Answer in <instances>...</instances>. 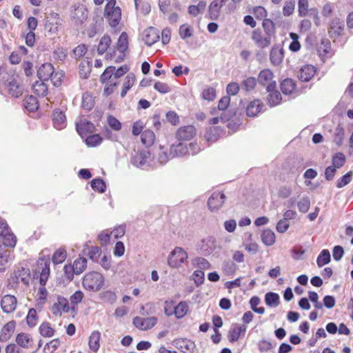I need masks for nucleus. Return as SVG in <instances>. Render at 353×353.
I'll return each instance as SVG.
<instances>
[{"label":"nucleus","mask_w":353,"mask_h":353,"mask_svg":"<svg viewBox=\"0 0 353 353\" xmlns=\"http://www.w3.org/2000/svg\"><path fill=\"white\" fill-rule=\"evenodd\" d=\"M196 134V129L193 125H185L179 128L176 132V138L178 141H189Z\"/></svg>","instance_id":"2eb2a0df"},{"label":"nucleus","mask_w":353,"mask_h":353,"mask_svg":"<svg viewBox=\"0 0 353 353\" xmlns=\"http://www.w3.org/2000/svg\"><path fill=\"white\" fill-rule=\"evenodd\" d=\"M316 72V68L310 64H305L302 66L297 74L298 79L302 82H308Z\"/></svg>","instance_id":"4468645a"},{"label":"nucleus","mask_w":353,"mask_h":353,"mask_svg":"<svg viewBox=\"0 0 353 353\" xmlns=\"http://www.w3.org/2000/svg\"><path fill=\"white\" fill-rule=\"evenodd\" d=\"M189 154V148L186 143H184L180 141L176 144H172L170 148V154L172 158L174 157H181Z\"/></svg>","instance_id":"aec40b11"},{"label":"nucleus","mask_w":353,"mask_h":353,"mask_svg":"<svg viewBox=\"0 0 353 353\" xmlns=\"http://www.w3.org/2000/svg\"><path fill=\"white\" fill-rule=\"evenodd\" d=\"M189 310V306L185 301L179 302L174 309L173 312L176 319H181L185 316Z\"/></svg>","instance_id":"58836bf2"},{"label":"nucleus","mask_w":353,"mask_h":353,"mask_svg":"<svg viewBox=\"0 0 353 353\" xmlns=\"http://www.w3.org/2000/svg\"><path fill=\"white\" fill-rule=\"evenodd\" d=\"M297 207L300 212H307L310 207V200L309 196H303L302 199L299 201H298Z\"/></svg>","instance_id":"e2e57ef3"},{"label":"nucleus","mask_w":353,"mask_h":353,"mask_svg":"<svg viewBox=\"0 0 353 353\" xmlns=\"http://www.w3.org/2000/svg\"><path fill=\"white\" fill-rule=\"evenodd\" d=\"M0 239L2 243H17V238L5 219L0 220Z\"/></svg>","instance_id":"423d86ee"},{"label":"nucleus","mask_w":353,"mask_h":353,"mask_svg":"<svg viewBox=\"0 0 353 353\" xmlns=\"http://www.w3.org/2000/svg\"><path fill=\"white\" fill-rule=\"evenodd\" d=\"M150 155V152L146 150H139L132 158V163L137 168H140L146 163V160Z\"/></svg>","instance_id":"cd10ccee"},{"label":"nucleus","mask_w":353,"mask_h":353,"mask_svg":"<svg viewBox=\"0 0 353 353\" xmlns=\"http://www.w3.org/2000/svg\"><path fill=\"white\" fill-rule=\"evenodd\" d=\"M15 328V322L14 321H11L7 323L1 329L0 333V341L6 342L8 341L12 334H13Z\"/></svg>","instance_id":"7c9ffc66"},{"label":"nucleus","mask_w":353,"mask_h":353,"mask_svg":"<svg viewBox=\"0 0 353 353\" xmlns=\"http://www.w3.org/2000/svg\"><path fill=\"white\" fill-rule=\"evenodd\" d=\"M262 27L266 35L272 37L276 33V26L274 22L270 19L265 18L262 22Z\"/></svg>","instance_id":"49530a36"},{"label":"nucleus","mask_w":353,"mask_h":353,"mask_svg":"<svg viewBox=\"0 0 353 353\" xmlns=\"http://www.w3.org/2000/svg\"><path fill=\"white\" fill-rule=\"evenodd\" d=\"M223 112L220 115V119L223 123H225L227 121H230L233 117H234L236 114V108H228L225 110H223Z\"/></svg>","instance_id":"680f3d73"},{"label":"nucleus","mask_w":353,"mask_h":353,"mask_svg":"<svg viewBox=\"0 0 353 353\" xmlns=\"http://www.w3.org/2000/svg\"><path fill=\"white\" fill-rule=\"evenodd\" d=\"M128 35L126 32H123L119 37L116 44V48L120 52H125V51L128 49Z\"/></svg>","instance_id":"c9c22d12"},{"label":"nucleus","mask_w":353,"mask_h":353,"mask_svg":"<svg viewBox=\"0 0 353 353\" xmlns=\"http://www.w3.org/2000/svg\"><path fill=\"white\" fill-rule=\"evenodd\" d=\"M261 237L262 243H275V233L273 232V230L269 228L263 231Z\"/></svg>","instance_id":"052dcab7"},{"label":"nucleus","mask_w":353,"mask_h":353,"mask_svg":"<svg viewBox=\"0 0 353 353\" xmlns=\"http://www.w3.org/2000/svg\"><path fill=\"white\" fill-rule=\"evenodd\" d=\"M274 77L271 70L266 68L260 71L258 76V82L260 85H265L266 83L270 81Z\"/></svg>","instance_id":"8fccbe9b"},{"label":"nucleus","mask_w":353,"mask_h":353,"mask_svg":"<svg viewBox=\"0 0 353 353\" xmlns=\"http://www.w3.org/2000/svg\"><path fill=\"white\" fill-rule=\"evenodd\" d=\"M4 85L8 88V94L14 98L20 97L23 93V85L17 82V79L12 78V79H7L4 82Z\"/></svg>","instance_id":"6e6552de"},{"label":"nucleus","mask_w":353,"mask_h":353,"mask_svg":"<svg viewBox=\"0 0 353 353\" xmlns=\"http://www.w3.org/2000/svg\"><path fill=\"white\" fill-rule=\"evenodd\" d=\"M103 140V138L99 134H92L88 136L85 143L88 147L94 148L99 145Z\"/></svg>","instance_id":"de8ad7c7"},{"label":"nucleus","mask_w":353,"mask_h":353,"mask_svg":"<svg viewBox=\"0 0 353 353\" xmlns=\"http://www.w3.org/2000/svg\"><path fill=\"white\" fill-rule=\"evenodd\" d=\"M346 162V157L341 152L335 153L332 158V165L337 169L343 167Z\"/></svg>","instance_id":"3c124183"},{"label":"nucleus","mask_w":353,"mask_h":353,"mask_svg":"<svg viewBox=\"0 0 353 353\" xmlns=\"http://www.w3.org/2000/svg\"><path fill=\"white\" fill-rule=\"evenodd\" d=\"M330 30L328 31L331 39H336L341 37L344 30V21L339 18H334L331 21Z\"/></svg>","instance_id":"dca6fc26"},{"label":"nucleus","mask_w":353,"mask_h":353,"mask_svg":"<svg viewBox=\"0 0 353 353\" xmlns=\"http://www.w3.org/2000/svg\"><path fill=\"white\" fill-rule=\"evenodd\" d=\"M16 342L19 346L23 348H28L32 342V338L28 334L20 333L16 336Z\"/></svg>","instance_id":"09e8293b"},{"label":"nucleus","mask_w":353,"mask_h":353,"mask_svg":"<svg viewBox=\"0 0 353 353\" xmlns=\"http://www.w3.org/2000/svg\"><path fill=\"white\" fill-rule=\"evenodd\" d=\"M82 284L85 290L97 292L104 284V277L98 272H90L84 276Z\"/></svg>","instance_id":"f257e3e1"},{"label":"nucleus","mask_w":353,"mask_h":353,"mask_svg":"<svg viewBox=\"0 0 353 353\" xmlns=\"http://www.w3.org/2000/svg\"><path fill=\"white\" fill-rule=\"evenodd\" d=\"M179 34L182 40H186L194 34V28L188 23H183L179 28Z\"/></svg>","instance_id":"ea45409f"},{"label":"nucleus","mask_w":353,"mask_h":353,"mask_svg":"<svg viewBox=\"0 0 353 353\" xmlns=\"http://www.w3.org/2000/svg\"><path fill=\"white\" fill-rule=\"evenodd\" d=\"M104 17L108 21L110 27L116 28L121 19V10L118 11L113 10H104Z\"/></svg>","instance_id":"412c9836"},{"label":"nucleus","mask_w":353,"mask_h":353,"mask_svg":"<svg viewBox=\"0 0 353 353\" xmlns=\"http://www.w3.org/2000/svg\"><path fill=\"white\" fill-rule=\"evenodd\" d=\"M158 319L155 316L143 318L136 316L133 319V325L141 330H148L156 325Z\"/></svg>","instance_id":"0eeeda50"},{"label":"nucleus","mask_w":353,"mask_h":353,"mask_svg":"<svg viewBox=\"0 0 353 353\" xmlns=\"http://www.w3.org/2000/svg\"><path fill=\"white\" fill-rule=\"evenodd\" d=\"M72 265L75 270V274H80L83 271H85V270L87 268V260L84 257H80V258L76 259L74 261L73 265Z\"/></svg>","instance_id":"6e6d98bb"},{"label":"nucleus","mask_w":353,"mask_h":353,"mask_svg":"<svg viewBox=\"0 0 353 353\" xmlns=\"http://www.w3.org/2000/svg\"><path fill=\"white\" fill-rule=\"evenodd\" d=\"M251 39L255 45L261 49L268 47L271 43V37L266 34L265 37H263L262 31L260 28L254 29L252 31Z\"/></svg>","instance_id":"1a4fd4ad"},{"label":"nucleus","mask_w":353,"mask_h":353,"mask_svg":"<svg viewBox=\"0 0 353 353\" xmlns=\"http://www.w3.org/2000/svg\"><path fill=\"white\" fill-rule=\"evenodd\" d=\"M166 121L172 125H178L180 123L179 117L175 111L170 110L165 114Z\"/></svg>","instance_id":"338daca9"},{"label":"nucleus","mask_w":353,"mask_h":353,"mask_svg":"<svg viewBox=\"0 0 353 353\" xmlns=\"http://www.w3.org/2000/svg\"><path fill=\"white\" fill-rule=\"evenodd\" d=\"M116 67L114 65L108 66L101 74L99 80L102 84L107 83L108 81L114 75Z\"/></svg>","instance_id":"4d7b16f0"},{"label":"nucleus","mask_w":353,"mask_h":353,"mask_svg":"<svg viewBox=\"0 0 353 353\" xmlns=\"http://www.w3.org/2000/svg\"><path fill=\"white\" fill-rule=\"evenodd\" d=\"M23 106L24 109L30 112H34L39 108V101L36 97L33 95H28L23 99Z\"/></svg>","instance_id":"c85d7f7f"},{"label":"nucleus","mask_w":353,"mask_h":353,"mask_svg":"<svg viewBox=\"0 0 353 353\" xmlns=\"http://www.w3.org/2000/svg\"><path fill=\"white\" fill-rule=\"evenodd\" d=\"M111 42L112 40L110 35L107 34H104L99 41V44L97 48L98 54L99 55L103 54L110 47Z\"/></svg>","instance_id":"a18cd8bd"},{"label":"nucleus","mask_w":353,"mask_h":353,"mask_svg":"<svg viewBox=\"0 0 353 353\" xmlns=\"http://www.w3.org/2000/svg\"><path fill=\"white\" fill-rule=\"evenodd\" d=\"M92 189L99 193H104L107 189L106 182L101 177H96L90 182Z\"/></svg>","instance_id":"72a5a7b5"},{"label":"nucleus","mask_w":353,"mask_h":353,"mask_svg":"<svg viewBox=\"0 0 353 353\" xmlns=\"http://www.w3.org/2000/svg\"><path fill=\"white\" fill-rule=\"evenodd\" d=\"M94 99L92 95L88 92H85L82 95L81 107L88 110L90 111L94 106Z\"/></svg>","instance_id":"c03bdc74"},{"label":"nucleus","mask_w":353,"mask_h":353,"mask_svg":"<svg viewBox=\"0 0 353 353\" xmlns=\"http://www.w3.org/2000/svg\"><path fill=\"white\" fill-rule=\"evenodd\" d=\"M53 126L57 130H62L66 127V116L63 110L56 108L52 114Z\"/></svg>","instance_id":"ddd939ff"},{"label":"nucleus","mask_w":353,"mask_h":353,"mask_svg":"<svg viewBox=\"0 0 353 353\" xmlns=\"http://www.w3.org/2000/svg\"><path fill=\"white\" fill-rule=\"evenodd\" d=\"M50 261L49 259H40L39 265L41 267V272L39 276V283L45 286L50 274Z\"/></svg>","instance_id":"4be33fe9"},{"label":"nucleus","mask_w":353,"mask_h":353,"mask_svg":"<svg viewBox=\"0 0 353 353\" xmlns=\"http://www.w3.org/2000/svg\"><path fill=\"white\" fill-rule=\"evenodd\" d=\"M284 58V50L280 48L278 44L272 46L270 52V60L271 63L274 66L279 65Z\"/></svg>","instance_id":"6ab92c4d"},{"label":"nucleus","mask_w":353,"mask_h":353,"mask_svg":"<svg viewBox=\"0 0 353 353\" xmlns=\"http://www.w3.org/2000/svg\"><path fill=\"white\" fill-rule=\"evenodd\" d=\"M224 132L223 129L220 126L210 127L205 133V139L208 142L214 143L216 141L221 134Z\"/></svg>","instance_id":"a878e982"},{"label":"nucleus","mask_w":353,"mask_h":353,"mask_svg":"<svg viewBox=\"0 0 353 353\" xmlns=\"http://www.w3.org/2000/svg\"><path fill=\"white\" fill-rule=\"evenodd\" d=\"M135 80H136V77L133 72H130V73L128 74V75L125 77L124 83L123 84L122 90L121 92V97L122 98L125 97L128 92L133 86V85L135 82Z\"/></svg>","instance_id":"473e14b6"},{"label":"nucleus","mask_w":353,"mask_h":353,"mask_svg":"<svg viewBox=\"0 0 353 353\" xmlns=\"http://www.w3.org/2000/svg\"><path fill=\"white\" fill-rule=\"evenodd\" d=\"M67 257L66 250L63 248L57 249L52 256V261L54 265L62 263Z\"/></svg>","instance_id":"37998d69"},{"label":"nucleus","mask_w":353,"mask_h":353,"mask_svg":"<svg viewBox=\"0 0 353 353\" xmlns=\"http://www.w3.org/2000/svg\"><path fill=\"white\" fill-rule=\"evenodd\" d=\"M54 73V65L51 63H44L37 70V75L40 81H48Z\"/></svg>","instance_id":"f3484780"},{"label":"nucleus","mask_w":353,"mask_h":353,"mask_svg":"<svg viewBox=\"0 0 353 353\" xmlns=\"http://www.w3.org/2000/svg\"><path fill=\"white\" fill-rule=\"evenodd\" d=\"M221 8L222 6L218 4L217 1H212L208 6V10L205 15V18L212 21L218 20L220 17Z\"/></svg>","instance_id":"393cba45"},{"label":"nucleus","mask_w":353,"mask_h":353,"mask_svg":"<svg viewBox=\"0 0 353 353\" xmlns=\"http://www.w3.org/2000/svg\"><path fill=\"white\" fill-rule=\"evenodd\" d=\"M188 259V254L180 247L172 250L168 257V265L172 268L180 266Z\"/></svg>","instance_id":"20e7f679"},{"label":"nucleus","mask_w":353,"mask_h":353,"mask_svg":"<svg viewBox=\"0 0 353 353\" xmlns=\"http://www.w3.org/2000/svg\"><path fill=\"white\" fill-rule=\"evenodd\" d=\"M83 251L84 255L88 256L93 262L99 261V258L102 255V251L98 246L85 244Z\"/></svg>","instance_id":"5701e85b"},{"label":"nucleus","mask_w":353,"mask_h":353,"mask_svg":"<svg viewBox=\"0 0 353 353\" xmlns=\"http://www.w3.org/2000/svg\"><path fill=\"white\" fill-rule=\"evenodd\" d=\"M246 326L243 325H236L233 327L232 330H230L229 334H228V339L229 341L232 343L236 342L238 341V339L241 336H243L246 332Z\"/></svg>","instance_id":"c756f323"},{"label":"nucleus","mask_w":353,"mask_h":353,"mask_svg":"<svg viewBox=\"0 0 353 353\" xmlns=\"http://www.w3.org/2000/svg\"><path fill=\"white\" fill-rule=\"evenodd\" d=\"M96 263H99L104 270H108L112 266V259L110 256L103 254L99 258V261Z\"/></svg>","instance_id":"774afa93"},{"label":"nucleus","mask_w":353,"mask_h":353,"mask_svg":"<svg viewBox=\"0 0 353 353\" xmlns=\"http://www.w3.org/2000/svg\"><path fill=\"white\" fill-rule=\"evenodd\" d=\"M330 261V254L328 250H323L316 259L317 265L321 268Z\"/></svg>","instance_id":"bf43d9fd"},{"label":"nucleus","mask_w":353,"mask_h":353,"mask_svg":"<svg viewBox=\"0 0 353 353\" xmlns=\"http://www.w3.org/2000/svg\"><path fill=\"white\" fill-rule=\"evenodd\" d=\"M39 333L43 337H51L54 334V329L48 322H43L39 326Z\"/></svg>","instance_id":"13d9d810"},{"label":"nucleus","mask_w":353,"mask_h":353,"mask_svg":"<svg viewBox=\"0 0 353 353\" xmlns=\"http://www.w3.org/2000/svg\"><path fill=\"white\" fill-rule=\"evenodd\" d=\"M154 139V133L151 130H145L141 134V141L146 148L153 145Z\"/></svg>","instance_id":"e433bc0d"},{"label":"nucleus","mask_w":353,"mask_h":353,"mask_svg":"<svg viewBox=\"0 0 353 353\" xmlns=\"http://www.w3.org/2000/svg\"><path fill=\"white\" fill-rule=\"evenodd\" d=\"M30 279V272L28 268H21L14 271L8 279V286L10 288H16L19 283L28 285Z\"/></svg>","instance_id":"f03ea898"},{"label":"nucleus","mask_w":353,"mask_h":353,"mask_svg":"<svg viewBox=\"0 0 353 353\" xmlns=\"http://www.w3.org/2000/svg\"><path fill=\"white\" fill-rule=\"evenodd\" d=\"M44 26L51 34H57L62 24V19L59 13L50 12L44 19Z\"/></svg>","instance_id":"7ed1b4c3"},{"label":"nucleus","mask_w":353,"mask_h":353,"mask_svg":"<svg viewBox=\"0 0 353 353\" xmlns=\"http://www.w3.org/2000/svg\"><path fill=\"white\" fill-rule=\"evenodd\" d=\"M265 302L267 305L275 307L279 304V296L274 292H268L265 296Z\"/></svg>","instance_id":"5fc2aeb1"},{"label":"nucleus","mask_w":353,"mask_h":353,"mask_svg":"<svg viewBox=\"0 0 353 353\" xmlns=\"http://www.w3.org/2000/svg\"><path fill=\"white\" fill-rule=\"evenodd\" d=\"M353 179V172L352 170L348 171L342 176L339 178L336 182V187L338 188H342L348 185Z\"/></svg>","instance_id":"603ef678"},{"label":"nucleus","mask_w":353,"mask_h":353,"mask_svg":"<svg viewBox=\"0 0 353 353\" xmlns=\"http://www.w3.org/2000/svg\"><path fill=\"white\" fill-rule=\"evenodd\" d=\"M345 136V130L342 124L339 123L337 127L335 129L333 137V141L336 143V145L339 147L341 146Z\"/></svg>","instance_id":"a19ab883"},{"label":"nucleus","mask_w":353,"mask_h":353,"mask_svg":"<svg viewBox=\"0 0 353 353\" xmlns=\"http://www.w3.org/2000/svg\"><path fill=\"white\" fill-rule=\"evenodd\" d=\"M0 305L4 313H12L16 310L17 299L14 295L6 294L1 298Z\"/></svg>","instance_id":"9b49d317"},{"label":"nucleus","mask_w":353,"mask_h":353,"mask_svg":"<svg viewBox=\"0 0 353 353\" xmlns=\"http://www.w3.org/2000/svg\"><path fill=\"white\" fill-rule=\"evenodd\" d=\"M46 81H36L32 85L34 93L39 97H44L48 93V89Z\"/></svg>","instance_id":"2f4dec72"},{"label":"nucleus","mask_w":353,"mask_h":353,"mask_svg":"<svg viewBox=\"0 0 353 353\" xmlns=\"http://www.w3.org/2000/svg\"><path fill=\"white\" fill-rule=\"evenodd\" d=\"M264 106L260 99H254L249 103L246 108V114L250 117H254L261 111Z\"/></svg>","instance_id":"b1692460"},{"label":"nucleus","mask_w":353,"mask_h":353,"mask_svg":"<svg viewBox=\"0 0 353 353\" xmlns=\"http://www.w3.org/2000/svg\"><path fill=\"white\" fill-rule=\"evenodd\" d=\"M174 346L183 353H193L195 344L193 341L186 339H178L173 341Z\"/></svg>","instance_id":"a211bd4d"},{"label":"nucleus","mask_w":353,"mask_h":353,"mask_svg":"<svg viewBox=\"0 0 353 353\" xmlns=\"http://www.w3.org/2000/svg\"><path fill=\"white\" fill-rule=\"evenodd\" d=\"M27 324L31 327H34L37 323V310L34 308L29 310L28 315L26 316Z\"/></svg>","instance_id":"69168bd1"},{"label":"nucleus","mask_w":353,"mask_h":353,"mask_svg":"<svg viewBox=\"0 0 353 353\" xmlns=\"http://www.w3.org/2000/svg\"><path fill=\"white\" fill-rule=\"evenodd\" d=\"M16 244H0V261L1 263H6L10 256V250L8 248L13 249Z\"/></svg>","instance_id":"4c0bfd02"},{"label":"nucleus","mask_w":353,"mask_h":353,"mask_svg":"<svg viewBox=\"0 0 353 353\" xmlns=\"http://www.w3.org/2000/svg\"><path fill=\"white\" fill-rule=\"evenodd\" d=\"M160 39L159 30L152 26L147 28L143 32V38L145 43L148 46H152Z\"/></svg>","instance_id":"f8f14e48"},{"label":"nucleus","mask_w":353,"mask_h":353,"mask_svg":"<svg viewBox=\"0 0 353 353\" xmlns=\"http://www.w3.org/2000/svg\"><path fill=\"white\" fill-rule=\"evenodd\" d=\"M70 309L68 299L62 296H59L57 301L52 305L51 311L54 316H61L62 313H68Z\"/></svg>","instance_id":"9d476101"},{"label":"nucleus","mask_w":353,"mask_h":353,"mask_svg":"<svg viewBox=\"0 0 353 353\" xmlns=\"http://www.w3.org/2000/svg\"><path fill=\"white\" fill-rule=\"evenodd\" d=\"M100 339H101V333L99 331H94L91 333L89 337V347L90 349L96 352L98 351L100 347Z\"/></svg>","instance_id":"f704fd0d"},{"label":"nucleus","mask_w":353,"mask_h":353,"mask_svg":"<svg viewBox=\"0 0 353 353\" xmlns=\"http://www.w3.org/2000/svg\"><path fill=\"white\" fill-rule=\"evenodd\" d=\"M226 196L223 192H214L209 197L207 204L211 212L218 211L223 205Z\"/></svg>","instance_id":"39448f33"},{"label":"nucleus","mask_w":353,"mask_h":353,"mask_svg":"<svg viewBox=\"0 0 353 353\" xmlns=\"http://www.w3.org/2000/svg\"><path fill=\"white\" fill-rule=\"evenodd\" d=\"M296 88V83L294 80L287 77L280 83V89L284 95H290L292 94Z\"/></svg>","instance_id":"bb28decb"},{"label":"nucleus","mask_w":353,"mask_h":353,"mask_svg":"<svg viewBox=\"0 0 353 353\" xmlns=\"http://www.w3.org/2000/svg\"><path fill=\"white\" fill-rule=\"evenodd\" d=\"M281 100V94L278 90L269 92L267 97L268 105L270 107H274L279 105Z\"/></svg>","instance_id":"864d4df0"},{"label":"nucleus","mask_w":353,"mask_h":353,"mask_svg":"<svg viewBox=\"0 0 353 353\" xmlns=\"http://www.w3.org/2000/svg\"><path fill=\"white\" fill-rule=\"evenodd\" d=\"M125 232L126 225L121 224L115 226L110 233L111 234V237H113V239L116 240L115 243H123L122 241H119V239L125 235Z\"/></svg>","instance_id":"79ce46f5"},{"label":"nucleus","mask_w":353,"mask_h":353,"mask_svg":"<svg viewBox=\"0 0 353 353\" xmlns=\"http://www.w3.org/2000/svg\"><path fill=\"white\" fill-rule=\"evenodd\" d=\"M216 97V91L215 88L209 87L203 90L201 93V97L203 99L213 101Z\"/></svg>","instance_id":"0e129e2a"}]
</instances>
